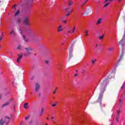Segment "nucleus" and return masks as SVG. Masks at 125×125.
Instances as JSON below:
<instances>
[{"label": "nucleus", "mask_w": 125, "mask_h": 125, "mask_svg": "<svg viewBox=\"0 0 125 125\" xmlns=\"http://www.w3.org/2000/svg\"><path fill=\"white\" fill-rule=\"evenodd\" d=\"M108 84V80L107 79H104L103 83L101 84V86L100 87V93L99 96V98L98 99V102L99 103H101L102 102V98H103V94L104 92H105V90H106V87Z\"/></svg>", "instance_id": "1"}, {"label": "nucleus", "mask_w": 125, "mask_h": 125, "mask_svg": "<svg viewBox=\"0 0 125 125\" xmlns=\"http://www.w3.org/2000/svg\"><path fill=\"white\" fill-rule=\"evenodd\" d=\"M10 122V117L9 116H5L4 120L1 119L0 120V125H3L4 124L6 125H9V122Z\"/></svg>", "instance_id": "2"}, {"label": "nucleus", "mask_w": 125, "mask_h": 125, "mask_svg": "<svg viewBox=\"0 0 125 125\" xmlns=\"http://www.w3.org/2000/svg\"><path fill=\"white\" fill-rule=\"evenodd\" d=\"M24 49L26 51V53H25L23 54V55H24V56H25V57H27V56H28V55H30V54H32V53L31 52V51H33L34 50V49H33V48H32V47H31V46H28L27 47H25V48H24Z\"/></svg>", "instance_id": "3"}, {"label": "nucleus", "mask_w": 125, "mask_h": 125, "mask_svg": "<svg viewBox=\"0 0 125 125\" xmlns=\"http://www.w3.org/2000/svg\"><path fill=\"white\" fill-rule=\"evenodd\" d=\"M73 45H72L70 47V49L69 50V57H68V60L69 61H70V60H71V59H72V58H73Z\"/></svg>", "instance_id": "4"}, {"label": "nucleus", "mask_w": 125, "mask_h": 125, "mask_svg": "<svg viewBox=\"0 0 125 125\" xmlns=\"http://www.w3.org/2000/svg\"><path fill=\"white\" fill-rule=\"evenodd\" d=\"M23 24L25 26H30L31 24L29 22V18H26L23 21Z\"/></svg>", "instance_id": "5"}, {"label": "nucleus", "mask_w": 125, "mask_h": 125, "mask_svg": "<svg viewBox=\"0 0 125 125\" xmlns=\"http://www.w3.org/2000/svg\"><path fill=\"white\" fill-rule=\"evenodd\" d=\"M18 57L17 60V63H19L20 61H21V59H22V58L23 57V54H22V53H20L18 55Z\"/></svg>", "instance_id": "6"}, {"label": "nucleus", "mask_w": 125, "mask_h": 125, "mask_svg": "<svg viewBox=\"0 0 125 125\" xmlns=\"http://www.w3.org/2000/svg\"><path fill=\"white\" fill-rule=\"evenodd\" d=\"M41 87V85L39 83H37L35 85V91L36 92H39L40 91V88Z\"/></svg>", "instance_id": "7"}, {"label": "nucleus", "mask_w": 125, "mask_h": 125, "mask_svg": "<svg viewBox=\"0 0 125 125\" xmlns=\"http://www.w3.org/2000/svg\"><path fill=\"white\" fill-rule=\"evenodd\" d=\"M29 37L30 38V39H32L33 40L30 41V42H34L35 41H34V40H35L36 39V36H35V34H34L33 33H31L29 35Z\"/></svg>", "instance_id": "8"}, {"label": "nucleus", "mask_w": 125, "mask_h": 125, "mask_svg": "<svg viewBox=\"0 0 125 125\" xmlns=\"http://www.w3.org/2000/svg\"><path fill=\"white\" fill-rule=\"evenodd\" d=\"M9 34L13 35V37H16V32H15V31L14 30V29H13V28L11 29Z\"/></svg>", "instance_id": "9"}, {"label": "nucleus", "mask_w": 125, "mask_h": 125, "mask_svg": "<svg viewBox=\"0 0 125 125\" xmlns=\"http://www.w3.org/2000/svg\"><path fill=\"white\" fill-rule=\"evenodd\" d=\"M11 101V99L8 101V102L5 103L2 105V107L3 108L4 107H6L8 105H9V104H10V102Z\"/></svg>", "instance_id": "10"}, {"label": "nucleus", "mask_w": 125, "mask_h": 125, "mask_svg": "<svg viewBox=\"0 0 125 125\" xmlns=\"http://www.w3.org/2000/svg\"><path fill=\"white\" fill-rule=\"evenodd\" d=\"M119 45H122V46H125V41L124 39L121 40L120 42H118Z\"/></svg>", "instance_id": "11"}, {"label": "nucleus", "mask_w": 125, "mask_h": 125, "mask_svg": "<svg viewBox=\"0 0 125 125\" xmlns=\"http://www.w3.org/2000/svg\"><path fill=\"white\" fill-rule=\"evenodd\" d=\"M22 39L25 42H29L30 41H29V39L27 38V36L25 35H22Z\"/></svg>", "instance_id": "12"}, {"label": "nucleus", "mask_w": 125, "mask_h": 125, "mask_svg": "<svg viewBox=\"0 0 125 125\" xmlns=\"http://www.w3.org/2000/svg\"><path fill=\"white\" fill-rule=\"evenodd\" d=\"M89 14H92V11H91L90 9H88V10L85 12V15H88Z\"/></svg>", "instance_id": "13"}, {"label": "nucleus", "mask_w": 125, "mask_h": 125, "mask_svg": "<svg viewBox=\"0 0 125 125\" xmlns=\"http://www.w3.org/2000/svg\"><path fill=\"white\" fill-rule=\"evenodd\" d=\"M121 113V111L120 110H118L117 111V116H116V121L117 122H119V117H120V113Z\"/></svg>", "instance_id": "14"}, {"label": "nucleus", "mask_w": 125, "mask_h": 125, "mask_svg": "<svg viewBox=\"0 0 125 125\" xmlns=\"http://www.w3.org/2000/svg\"><path fill=\"white\" fill-rule=\"evenodd\" d=\"M62 25H60L59 26H58V32H62V31H63V29L62 28Z\"/></svg>", "instance_id": "15"}, {"label": "nucleus", "mask_w": 125, "mask_h": 125, "mask_svg": "<svg viewBox=\"0 0 125 125\" xmlns=\"http://www.w3.org/2000/svg\"><path fill=\"white\" fill-rule=\"evenodd\" d=\"M24 11H25L26 13L30 12V8H29L28 6H26L24 9Z\"/></svg>", "instance_id": "16"}, {"label": "nucleus", "mask_w": 125, "mask_h": 125, "mask_svg": "<svg viewBox=\"0 0 125 125\" xmlns=\"http://www.w3.org/2000/svg\"><path fill=\"white\" fill-rule=\"evenodd\" d=\"M101 22H102V19H99L96 23V25H100Z\"/></svg>", "instance_id": "17"}, {"label": "nucleus", "mask_w": 125, "mask_h": 125, "mask_svg": "<svg viewBox=\"0 0 125 125\" xmlns=\"http://www.w3.org/2000/svg\"><path fill=\"white\" fill-rule=\"evenodd\" d=\"M73 3H74V2L72 0H69L68 2L69 6H71V5H72Z\"/></svg>", "instance_id": "18"}, {"label": "nucleus", "mask_w": 125, "mask_h": 125, "mask_svg": "<svg viewBox=\"0 0 125 125\" xmlns=\"http://www.w3.org/2000/svg\"><path fill=\"white\" fill-rule=\"evenodd\" d=\"M28 105H29V104H28V103L24 104V106H23L24 108V109H27Z\"/></svg>", "instance_id": "19"}, {"label": "nucleus", "mask_w": 125, "mask_h": 125, "mask_svg": "<svg viewBox=\"0 0 125 125\" xmlns=\"http://www.w3.org/2000/svg\"><path fill=\"white\" fill-rule=\"evenodd\" d=\"M18 50H22V46L21 45H19L17 47Z\"/></svg>", "instance_id": "20"}, {"label": "nucleus", "mask_w": 125, "mask_h": 125, "mask_svg": "<svg viewBox=\"0 0 125 125\" xmlns=\"http://www.w3.org/2000/svg\"><path fill=\"white\" fill-rule=\"evenodd\" d=\"M61 21L62 23H63V24H66V23H67V20H63V18H61Z\"/></svg>", "instance_id": "21"}, {"label": "nucleus", "mask_w": 125, "mask_h": 125, "mask_svg": "<svg viewBox=\"0 0 125 125\" xmlns=\"http://www.w3.org/2000/svg\"><path fill=\"white\" fill-rule=\"evenodd\" d=\"M71 13H72V11H68L67 14L65 15V17H68V16H69Z\"/></svg>", "instance_id": "22"}, {"label": "nucleus", "mask_w": 125, "mask_h": 125, "mask_svg": "<svg viewBox=\"0 0 125 125\" xmlns=\"http://www.w3.org/2000/svg\"><path fill=\"white\" fill-rule=\"evenodd\" d=\"M119 106H123V101H122V100H119Z\"/></svg>", "instance_id": "23"}, {"label": "nucleus", "mask_w": 125, "mask_h": 125, "mask_svg": "<svg viewBox=\"0 0 125 125\" xmlns=\"http://www.w3.org/2000/svg\"><path fill=\"white\" fill-rule=\"evenodd\" d=\"M20 12V11L19 10H18V11L16 12L15 14V16H17V15L19 14Z\"/></svg>", "instance_id": "24"}, {"label": "nucleus", "mask_w": 125, "mask_h": 125, "mask_svg": "<svg viewBox=\"0 0 125 125\" xmlns=\"http://www.w3.org/2000/svg\"><path fill=\"white\" fill-rule=\"evenodd\" d=\"M103 38H104V35H103L102 36H99V39L100 40H103Z\"/></svg>", "instance_id": "25"}, {"label": "nucleus", "mask_w": 125, "mask_h": 125, "mask_svg": "<svg viewBox=\"0 0 125 125\" xmlns=\"http://www.w3.org/2000/svg\"><path fill=\"white\" fill-rule=\"evenodd\" d=\"M85 36H88V31L87 30H85Z\"/></svg>", "instance_id": "26"}, {"label": "nucleus", "mask_w": 125, "mask_h": 125, "mask_svg": "<svg viewBox=\"0 0 125 125\" xmlns=\"http://www.w3.org/2000/svg\"><path fill=\"white\" fill-rule=\"evenodd\" d=\"M76 30V26L74 27V29H72V32H71V34H73V33H74L75 30Z\"/></svg>", "instance_id": "27"}, {"label": "nucleus", "mask_w": 125, "mask_h": 125, "mask_svg": "<svg viewBox=\"0 0 125 125\" xmlns=\"http://www.w3.org/2000/svg\"><path fill=\"white\" fill-rule=\"evenodd\" d=\"M58 88V87H56L55 90H54V91L53 92V94H55V93H56V89H57Z\"/></svg>", "instance_id": "28"}, {"label": "nucleus", "mask_w": 125, "mask_h": 125, "mask_svg": "<svg viewBox=\"0 0 125 125\" xmlns=\"http://www.w3.org/2000/svg\"><path fill=\"white\" fill-rule=\"evenodd\" d=\"M40 124H41V125H42V123H41L40 122V121H36V125H40Z\"/></svg>", "instance_id": "29"}, {"label": "nucleus", "mask_w": 125, "mask_h": 125, "mask_svg": "<svg viewBox=\"0 0 125 125\" xmlns=\"http://www.w3.org/2000/svg\"><path fill=\"white\" fill-rule=\"evenodd\" d=\"M124 88H125V83L123 84V85L121 87V89H124Z\"/></svg>", "instance_id": "30"}, {"label": "nucleus", "mask_w": 125, "mask_h": 125, "mask_svg": "<svg viewBox=\"0 0 125 125\" xmlns=\"http://www.w3.org/2000/svg\"><path fill=\"white\" fill-rule=\"evenodd\" d=\"M108 50H109L110 51H113V50H114V48H109L108 49Z\"/></svg>", "instance_id": "31"}, {"label": "nucleus", "mask_w": 125, "mask_h": 125, "mask_svg": "<svg viewBox=\"0 0 125 125\" xmlns=\"http://www.w3.org/2000/svg\"><path fill=\"white\" fill-rule=\"evenodd\" d=\"M109 4H110V3H106L104 5V7H106V6H108V5H109Z\"/></svg>", "instance_id": "32"}, {"label": "nucleus", "mask_w": 125, "mask_h": 125, "mask_svg": "<svg viewBox=\"0 0 125 125\" xmlns=\"http://www.w3.org/2000/svg\"><path fill=\"white\" fill-rule=\"evenodd\" d=\"M96 61V60H92V63H93V64H94V63H95Z\"/></svg>", "instance_id": "33"}, {"label": "nucleus", "mask_w": 125, "mask_h": 125, "mask_svg": "<svg viewBox=\"0 0 125 125\" xmlns=\"http://www.w3.org/2000/svg\"><path fill=\"white\" fill-rule=\"evenodd\" d=\"M70 9V7H68L67 8L65 9V11H67V10H69Z\"/></svg>", "instance_id": "34"}, {"label": "nucleus", "mask_w": 125, "mask_h": 125, "mask_svg": "<svg viewBox=\"0 0 125 125\" xmlns=\"http://www.w3.org/2000/svg\"><path fill=\"white\" fill-rule=\"evenodd\" d=\"M19 32L20 33V34H22V30L19 29Z\"/></svg>", "instance_id": "35"}, {"label": "nucleus", "mask_w": 125, "mask_h": 125, "mask_svg": "<svg viewBox=\"0 0 125 125\" xmlns=\"http://www.w3.org/2000/svg\"><path fill=\"white\" fill-rule=\"evenodd\" d=\"M78 76H79V74L77 73L74 74V77H78Z\"/></svg>", "instance_id": "36"}, {"label": "nucleus", "mask_w": 125, "mask_h": 125, "mask_svg": "<svg viewBox=\"0 0 125 125\" xmlns=\"http://www.w3.org/2000/svg\"><path fill=\"white\" fill-rule=\"evenodd\" d=\"M45 63H46V64H48V63H49V61H45Z\"/></svg>", "instance_id": "37"}, {"label": "nucleus", "mask_w": 125, "mask_h": 125, "mask_svg": "<svg viewBox=\"0 0 125 125\" xmlns=\"http://www.w3.org/2000/svg\"><path fill=\"white\" fill-rule=\"evenodd\" d=\"M85 72V70H83L82 71V74H83V73H84Z\"/></svg>", "instance_id": "38"}, {"label": "nucleus", "mask_w": 125, "mask_h": 125, "mask_svg": "<svg viewBox=\"0 0 125 125\" xmlns=\"http://www.w3.org/2000/svg\"><path fill=\"white\" fill-rule=\"evenodd\" d=\"M43 113V110H42V112L40 113V115H42V113Z\"/></svg>", "instance_id": "39"}, {"label": "nucleus", "mask_w": 125, "mask_h": 125, "mask_svg": "<svg viewBox=\"0 0 125 125\" xmlns=\"http://www.w3.org/2000/svg\"><path fill=\"white\" fill-rule=\"evenodd\" d=\"M52 106H53V107H55V106H56V104H52Z\"/></svg>", "instance_id": "40"}, {"label": "nucleus", "mask_w": 125, "mask_h": 125, "mask_svg": "<svg viewBox=\"0 0 125 125\" xmlns=\"http://www.w3.org/2000/svg\"><path fill=\"white\" fill-rule=\"evenodd\" d=\"M86 1H87V0L86 1H85L84 3H83V5H84V4H85Z\"/></svg>", "instance_id": "41"}, {"label": "nucleus", "mask_w": 125, "mask_h": 125, "mask_svg": "<svg viewBox=\"0 0 125 125\" xmlns=\"http://www.w3.org/2000/svg\"><path fill=\"white\" fill-rule=\"evenodd\" d=\"M28 119H29V118L28 117H25V120H28Z\"/></svg>", "instance_id": "42"}, {"label": "nucleus", "mask_w": 125, "mask_h": 125, "mask_svg": "<svg viewBox=\"0 0 125 125\" xmlns=\"http://www.w3.org/2000/svg\"><path fill=\"white\" fill-rule=\"evenodd\" d=\"M20 22H21V20L19 19V20H18V23H20Z\"/></svg>", "instance_id": "43"}, {"label": "nucleus", "mask_w": 125, "mask_h": 125, "mask_svg": "<svg viewBox=\"0 0 125 125\" xmlns=\"http://www.w3.org/2000/svg\"><path fill=\"white\" fill-rule=\"evenodd\" d=\"M38 95H39V96H41V92H39L38 93Z\"/></svg>", "instance_id": "44"}, {"label": "nucleus", "mask_w": 125, "mask_h": 125, "mask_svg": "<svg viewBox=\"0 0 125 125\" xmlns=\"http://www.w3.org/2000/svg\"><path fill=\"white\" fill-rule=\"evenodd\" d=\"M1 97H2V96L1 95V94H0V99H1Z\"/></svg>", "instance_id": "45"}, {"label": "nucleus", "mask_w": 125, "mask_h": 125, "mask_svg": "<svg viewBox=\"0 0 125 125\" xmlns=\"http://www.w3.org/2000/svg\"><path fill=\"white\" fill-rule=\"evenodd\" d=\"M97 46H98V44H96L95 46L96 48H97Z\"/></svg>", "instance_id": "46"}, {"label": "nucleus", "mask_w": 125, "mask_h": 125, "mask_svg": "<svg viewBox=\"0 0 125 125\" xmlns=\"http://www.w3.org/2000/svg\"><path fill=\"white\" fill-rule=\"evenodd\" d=\"M22 124H23V121H22V122L21 123V125H22Z\"/></svg>", "instance_id": "47"}, {"label": "nucleus", "mask_w": 125, "mask_h": 125, "mask_svg": "<svg viewBox=\"0 0 125 125\" xmlns=\"http://www.w3.org/2000/svg\"><path fill=\"white\" fill-rule=\"evenodd\" d=\"M0 38H1V39H2L3 38V36L2 35Z\"/></svg>", "instance_id": "48"}, {"label": "nucleus", "mask_w": 125, "mask_h": 125, "mask_svg": "<svg viewBox=\"0 0 125 125\" xmlns=\"http://www.w3.org/2000/svg\"><path fill=\"white\" fill-rule=\"evenodd\" d=\"M109 0H105L104 2H107V1Z\"/></svg>", "instance_id": "49"}, {"label": "nucleus", "mask_w": 125, "mask_h": 125, "mask_svg": "<svg viewBox=\"0 0 125 125\" xmlns=\"http://www.w3.org/2000/svg\"><path fill=\"white\" fill-rule=\"evenodd\" d=\"M121 56H124V54H122L121 55Z\"/></svg>", "instance_id": "50"}, {"label": "nucleus", "mask_w": 125, "mask_h": 125, "mask_svg": "<svg viewBox=\"0 0 125 125\" xmlns=\"http://www.w3.org/2000/svg\"><path fill=\"white\" fill-rule=\"evenodd\" d=\"M54 119V117H52V120H53Z\"/></svg>", "instance_id": "51"}, {"label": "nucleus", "mask_w": 125, "mask_h": 125, "mask_svg": "<svg viewBox=\"0 0 125 125\" xmlns=\"http://www.w3.org/2000/svg\"><path fill=\"white\" fill-rule=\"evenodd\" d=\"M1 40H2V39L0 37V42L1 41Z\"/></svg>", "instance_id": "52"}, {"label": "nucleus", "mask_w": 125, "mask_h": 125, "mask_svg": "<svg viewBox=\"0 0 125 125\" xmlns=\"http://www.w3.org/2000/svg\"><path fill=\"white\" fill-rule=\"evenodd\" d=\"M70 11H72V12H73V11H74V9H72Z\"/></svg>", "instance_id": "53"}, {"label": "nucleus", "mask_w": 125, "mask_h": 125, "mask_svg": "<svg viewBox=\"0 0 125 125\" xmlns=\"http://www.w3.org/2000/svg\"><path fill=\"white\" fill-rule=\"evenodd\" d=\"M31 80H34V78H32L31 79Z\"/></svg>", "instance_id": "54"}, {"label": "nucleus", "mask_w": 125, "mask_h": 125, "mask_svg": "<svg viewBox=\"0 0 125 125\" xmlns=\"http://www.w3.org/2000/svg\"><path fill=\"white\" fill-rule=\"evenodd\" d=\"M46 120H49V118H46Z\"/></svg>", "instance_id": "55"}, {"label": "nucleus", "mask_w": 125, "mask_h": 125, "mask_svg": "<svg viewBox=\"0 0 125 125\" xmlns=\"http://www.w3.org/2000/svg\"><path fill=\"white\" fill-rule=\"evenodd\" d=\"M8 93H7L6 94V95H7V94H8Z\"/></svg>", "instance_id": "56"}, {"label": "nucleus", "mask_w": 125, "mask_h": 125, "mask_svg": "<svg viewBox=\"0 0 125 125\" xmlns=\"http://www.w3.org/2000/svg\"><path fill=\"white\" fill-rule=\"evenodd\" d=\"M15 6H16V5H15L14 6V7H15Z\"/></svg>", "instance_id": "57"}, {"label": "nucleus", "mask_w": 125, "mask_h": 125, "mask_svg": "<svg viewBox=\"0 0 125 125\" xmlns=\"http://www.w3.org/2000/svg\"><path fill=\"white\" fill-rule=\"evenodd\" d=\"M99 45V46H101V44H100Z\"/></svg>", "instance_id": "58"}, {"label": "nucleus", "mask_w": 125, "mask_h": 125, "mask_svg": "<svg viewBox=\"0 0 125 125\" xmlns=\"http://www.w3.org/2000/svg\"><path fill=\"white\" fill-rule=\"evenodd\" d=\"M76 72H78V70H76Z\"/></svg>", "instance_id": "59"}, {"label": "nucleus", "mask_w": 125, "mask_h": 125, "mask_svg": "<svg viewBox=\"0 0 125 125\" xmlns=\"http://www.w3.org/2000/svg\"><path fill=\"white\" fill-rule=\"evenodd\" d=\"M2 36H3V33H2Z\"/></svg>", "instance_id": "60"}, {"label": "nucleus", "mask_w": 125, "mask_h": 125, "mask_svg": "<svg viewBox=\"0 0 125 125\" xmlns=\"http://www.w3.org/2000/svg\"><path fill=\"white\" fill-rule=\"evenodd\" d=\"M121 0H118V1H121Z\"/></svg>", "instance_id": "61"}, {"label": "nucleus", "mask_w": 125, "mask_h": 125, "mask_svg": "<svg viewBox=\"0 0 125 125\" xmlns=\"http://www.w3.org/2000/svg\"><path fill=\"white\" fill-rule=\"evenodd\" d=\"M112 0H109V1H112Z\"/></svg>", "instance_id": "62"}, {"label": "nucleus", "mask_w": 125, "mask_h": 125, "mask_svg": "<svg viewBox=\"0 0 125 125\" xmlns=\"http://www.w3.org/2000/svg\"><path fill=\"white\" fill-rule=\"evenodd\" d=\"M54 124H56V123L55 122H54Z\"/></svg>", "instance_id": "63"}, {"label": "nucleus", "mask_w": 125, "mask_h": 125, "mask_svg": "<svg viewBox=\"0 0 125 125\" xmlns=\"http://www.w3.org/2000/svg\"><path fill=\"white\" fill-rule=\"evenodd\" d=\"M45 125H48V124H46Z\"/></svg>", "instance_id": "64"}]
</instances>
